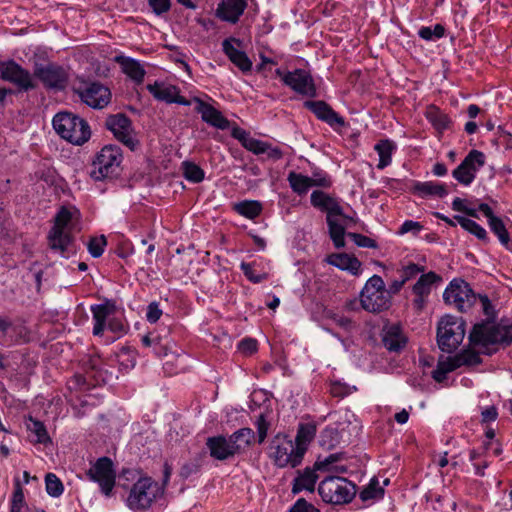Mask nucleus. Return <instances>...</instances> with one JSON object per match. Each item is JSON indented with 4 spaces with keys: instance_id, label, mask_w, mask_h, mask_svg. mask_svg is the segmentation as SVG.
Here are the masks:
<instances>
[{
    "instance_id": "9",
    "label": "nucleus",
    "mask_w": 512,
    "mask_h": 512,
    "mask_svg": "<svg viewBox=\"0 0 512 512\" xmlns=\"http://www.w3.org/2000/svg\"><path fill=\"white\" fill-rule=\"evenodd\" d=\"M78 214V209L73 206H62L58 210L55 216L54 225L48 235L49 246L52 250L59 251L61 254H64L67 251L68 246L71 243V237L67 232H65V229L69 228L70 223L78 216Z\"/></svg>"
},
{
    "instance_id": "25",
    "label": "nucleus",
    "mask_w": 512,
    "mask_h": 512,
    "mask_svg": "<svg viewBox=\"0 0 512 512\" xmlns=\"http://www.w3.org/2000/svg\"><path fill=\"white\" fill-rule=\"evenodd\" d=\"M206 446L209 450L210 456L219 461H225L234 457L236 454L232 448L229 437L222 435L209 437L206 441Z\"/></svg>"
},
{
    "instance_id": "32",
    "label": "nucleus",
    "mask_w": 512,
    "mask_h": 512,
    "mask_svg": "<svg viewBox=\"0 0 512 512\" xmlns=\"http://www.w3.org/2000/svg\"><path fill=\"white\" fill-rule=\"evenodd\" d=\"M26 428L31 442L43 445L51 443V438L43 422L30 416L26 421Z\"/></svg>"
},
{
    "instance_id": "43",
    "label": "nucleus",
    "mask_w": 512,
    "mask_h": 512,
    "mask_svg": "<svg viewBox=\"0 0 512 512\" xmlns=\"http://www.w3.org/2000/svg\"><path fill=\"white\" fill-rule=\"evenodd\" d=\"M454 358L458 368L462 366H476L481 363L479 354L472 350H463L462 352L454 355Z\"/></svg>"
},
{
    "instance_id": "63",
    "label": "nucleus",
    "mask_w": 512,
    "mask_h": 512,
    "mask_svg": "<svg viewBox=\"0 0 512 512\" xmlns=\"http://www.w3.org/2000/svg\"><path fill=\"white\" fill-rule=\"evenodd\" d=\"M437 366L446 374L458 369L454 356L447 357L445 360H440Z\"/></svg>"
},
{
    "instance_id": "17",
    "label": "nucleus",
    "mask_w": 512,
    "mask_h": 512,
    "mask_svg": "<svg viewBox=\"0 0 512 512\" xmlns=\"http://www.w3.org/2000/svg\"><path fill=\"white\" fill-rule=\"evenodd\" d=\"M282 82L299 95L310 98L317 95L313 77L304 69H295L293 71L286 72L282 77Z\"/></svg>"
},
{
    "instance_id": "53",
    "label": "nucleus",
    "mask_w": 512,
    "mask_h": 512,
    "mask_svg": "<svg viewBox=\"0 0 512 512\" xmlns=\"http://www.w3.org/2000/svg\"><path fill=\"white\" fill-rule=\"evenodd\" d=\"M118 357H126V359L119 360L120 364L124 365L126 368H133L136 364L135 352L129 347H123L118 353Z\"/></svg>"
},
{
    "instance_id": "61",
    "label": "nucleus",
    "mask_w": 512,
    "mask_h": 512,
    "mask_svg": "<svg viewBox=\"0 0 512 512\" xmlns=\"http://www.w3.org/2000/svg\"><path fill=\"white\" fill-rule=\"evenodd\" d=\"M339 460L338 454H331L326 457L324 460H318L315 463V468L317 470H329L330 466Z\"/></svg>"
},
{
    "instance_id": "23",
    "label": "nucleus",
    "mask_w": 512,
    "mask_h": 512,
    "mask_svg": "<svg viewBox=\"0 0 512 512\" xmlns=\"http://www.w3.org/2000/svg\"><path fill=\"white\" fill-rule=\"evenodd\" d=\"M440 282H442L441 276L432 271L422 274L419 277L412 287V291L416 296L413 300V304L418 310L423 309L426 299L432 291L433 285Z\"/></svg>"
},
{
    "instance_id": "35",
    "label": "nucleus",
    "mask_w": 512,
    "mask_h": 512,
    "mask_svg": "<svg viewBox=\"0 0 512 512\" xmlns=\"http://www.w3.org/2000/svg\"><path fill=\"white\" fill-rule=\"evenodd\" d=\"M317 481L316 473L310 468H306L303 473L299 474L293 481L292 493L298 494L303 490L314 491Z\"/></svg>"
},
{
    "instance_id": "41",
    "label": "nucleus",
    "mask_w": 512,
    "mask_h": 512,
    "mask_svg": "<svg viewBox=\"0 0 512 512\" xmlns=\"http://www.w3.org/2000/svg\"><path fill=\"white\" fill-rule=\"evenodd\" d=\"M454 218L463 229L475 235L478 239H488L486 230L474 220H471L460 215H457Z\"/></svg>"
},
{
    "instance_id": "4",
    "label": "nucleus",
    "mask_w": 512,
    "mask_h": 512,
    "mask_svg": "<svg viewBox=\"0 0 512 512\" xmlns=\"http://www.w3.org/2000/svg\"><path fill=\"white\" fill-rule=\"evenodd\" d=\"M53 128L64 140L82 145L90 139L91 130L88 123L78 115L63 111L53 117Z\"/></svg>"
},
{
    "instance_id": "40",
    "label": "nucleus",
    "mask_w": 512,
    "mask_h": 512,
    "mask_svg": "<svg viewBox=\"0 0 512 512\" xmlns=\"http://www.w3.org/2000/svg\"><path fill=\"white\" fill-rule=\"evenodd\" d=\"M315 433H316V427L314 425H311V424L300 425L294 444L297 446V448H303V455L305 454V452L307 450L308 444L314 438Z\"/></svg>"
},
{
    "instance_id": "19",
    "label": "nucleus",
    "mask_w": 512,
    "mask_h": 512,
    "mask_svg": "<svg viewBox=\"0 0 512 512\" xmlns=\"http://www.w3.org/2000/svg\"><path fill=\"white\" fill-rule=\"evenodd\" d=\"M304 107L310 110L319 120L329 125L335 132H341L347 126L344 117L333 110L325 101H306Z\"/></svg>"
},
{
    "instance_id": "18",
    "label": "nucleus",
    "mask_w": 512,
    "mask_h": 512,
    "mask_svg": "<svg viewBox=\"0 0 512 512\" xmlns=\"http://www.w3.org/2000/svg\"><path fill=\"white\" fill-rule=\"evenodd\" d=\"M34 76L38 78L47 89L62 90L68 81L67 72L55 64H37Z\"/></svg>"
},
{
    "instance_id": "21",
    "label": "nucleus",
    "mask_w": 512,
    "mask_h": 512,
    "mask_svg": "<svg viewBox=\"0 0 512 512\" xmlns=\"http://www.w3.org/2000/svg\"><path fill=\"white\" fill-rule=\"evenodd\" d=\"M195 103V111L201 114V119L212 127L220 130H226L230 126V121L211 104L203 101L198 97L192 99Z\"/></svg>"
},
{
    "instance_id": "16",
    "label": "nucleus",
    "mask_w": 512,
    "mask_h": 512,
    "mask_svg": "<svg viewBox=\"0 0 512 512\" xmlns=\"http://www.w3.org/2000/svg\"><path fill=\"white\" fill-rule=\"evenodd\" d=\"M88 475L91 480L97 482L101 491L109 496L115 486L116 474L113 469V462L108 457L99 458L89 469Z\"/></svg>"
},
{
    "instance_id": "51",
    "label": "nucleus",
    "mask_w": 512,
    "mask_h": 512,
    "mask_svg": "<svg viewBox=\"0 0 512 512\" xmlns=\"http://www.w3.org/2000/svg\"><path fill=\"white\" fill-rule=\"evenodd\" d=\"M424 268L415 264L410 263L406 266H403L400 272V278L406 283L407 281L415 278L419 273H422Z\"/></svg>"
},
{
    "instance_id": "37",
    "label": "nucleus",
    "mask_w": 512,
    "mask_h": 512,
    "mask_svg": "<svg viewBox=\"0 0 512 512\" xmlns=\"http://www.w3.org/2000/svg\"><path fill=\"white\" fill-rule=\"evenodd\" d=\"M426 118L432 126L439 132L449 128L451 123L447 114L443 113L439 108L430 106L426 111Z\"/></svg>"
},
{
    "instance_id": "57",
    "label": "nucleus",
    "mask_w": 512,
    "mask_h": 512,
    "mask_svg": "<svg viewBox=\"0 0 512 512\" xmlns=\"http://www.w3.org/2000/svg\"><path fill=\"white\" fill-rule=\"evenodd\" d=\"M238 349L244 355H251L257 351V341L252 338H244L239 342Z\"/></svg>"
},
{
    "instance_id": "6",
    "label": "nucleus",
    "mask_w": 512,
    "mask_h": 512,
    "mask_svg": "<svg viewBox=\"0 0 512 512\" xmlns=\"http://www.w3.org/2000/svg\"><path fill=\"white\" fill-rule=\"evenodd\" d=\"M123 160L122 150L117 145H106L96 155L92 164L91 177L95 181L112 178L119 174Z\"/></svg>"
},
{
    "instance_id": "28",
    "label": "nucleus",
    "mask_w": 512,
    "mask_h": 512,
    "mask_svg": "<svg viewBox=\"0 0 512 512\" xmlns=\"http://www.w3.org/2000/svg\"><path fill=\"white\" fill-rule=\"evenodd\" d=\"M115 304L112 301H106L104 304L91 306L94 327L93 335L101 336L105 330L108 317L114 312Z\"/></svg>"
},
{
    "instance_id": "34",
    "label": "nucleus",
    "mask_w": 512,
    "mask_h": 512,
    "mask_svg": "<svg viewBox=\"0 0 512 512\" xmlns=\"http://www.w3.org/2000/svg\"><path fill=\"white\" fill-rule=\"evenodd\" d=\"M413 191L420 197L437 196L440 198L448 195V190L445 184H440L433 181L416 182L413 186Z\"/></svg>"
},
{
    "instance_id": "33",
    "label": "nucleus",
    "mask_w": 512,
    "mask_h": 512,
    "mask_svg": "<svg viewBox=\"0 0 512 512\" xmlns=\"http://www.w3.org/2000/svg\"><path fill=\"white\" fill-rule=\"evenodd\" d=\"M396 149L397 146L395 142L390 139H382L375 144L374 150L379 156V162L377 164V168L379 170H383L391 164L392 154L396 151Z\"/></svg>"
},
{
    "instance_id": "5",
    "label": "nucleus",
    "mask_w": 512,
    "mask_h": 512,
    "mask_svg": "<svg viewBox=\"0 0 512 512\" xmlns=\"http://www.w3.org/2000/svg\"><path fill=\"white\" fill-rule=\"evenodd\" d=\"M361 307L370 313H380L391 306L389 292L379 275L370 277L360 292Z\"/></svg>"
},
{
    "instance_id": "30",
    "label": "nucleus",
    "mask_w": 512,
    "mask_h": 512,
    "mask_svg": "<svg viewBox=\"0 0 512 512\" xmlns=\"http://www.w3.org/2000/svg\"><path fill=\"white\" fill-rule=\"evenodd\" d=\"M247 3L245 0H226L219 5L217 14L222 20L236 23L243 14Z\"/></svg>"
},
{
    "instance_id": "39",
    "label": "nucleus",
    "mask_w": 512,
    "mask_h": 512,
    "mask_svg": "<svg viewBox=\"0 0 512 512\" xmlns=\"http://www.w3.org/2000/svg\"><path fill=\"white\" fill-rule=\"evenodd\" d=\"M234 210L248 219H255L262 212V205L256 200H244L234 205Z\"/></svg>"
},
{
    "instance_id": "55",
    "label": "nucleus",
    "mask_w": 512,
    "mask_h": 512,
    "mask_svg": "<svg viewBox=\"0 0 512 512\" xmlns=\"http://www.w3.org/2000/svg\"><path fill=\"white\" fill-rule=\"evenodd\" d=\"M148 3L156 15L168 12L171 7V0H148Z\"/></svg>"
},
{
    "instance_id": "13",
    "label": "nucleus",
    "mask_w": 512,
    "mask_h": 512,
    "mask_svg": "<svg viewBox=\"0 0 512 512\" xmlns=\"http://www.w3.org/2000/svg\"><path fill=\"white\" fill-rule=\"evenodd\" d=\"M486 156L483 152L472 149L460 165L453 170V178L464 186H469L476 178L477 172L485 165Z\"/></svg>"
},
{
    "instance_id": "11",
    "label": "nucleus",
    "mask_w": 512,
    "mask_h": 512,
    "mask_svg": "<svg viewBox=\"0 0 512 512\" xmlns=\"http://www.w3.org/2000/svg\"><path fill=\"white\" fill-rule=\"evenodd\" d=\"M270 457L276 466H298L303 459V448H297L293 441L286 438L277 439L271 445Z\"/></svg>"
},
{
    "instance_id": "47",
    "label": "nucleus",
    "mask_w": 512,
    "mask_h": 512,
    "mask_svg": "<svg viewBox=\"0 0 512 512\" xmlns=\"http://www.w3.org/2000/svg\"><path fill=\"white\" fill-rule=\"evenodd\" d=\"M25 504L24 493L21 484L18 479L14 483V492L11 499L10 512H21Z\"/></svg>"
},
{
    "instance_id": "54",
    "label": "nucleus",
    "mask_w": 512,
    "mask_h": 512,
    "mask_svg": "<svg viewBox=\"0 0 512 512\" xmlns=\"http://www.w3.org/2000/svg\"><path fill=\"white\" fill-rule=\"evenodd\" d=\"M255 425L257 428L258 442L261 444L267 437L269 423L266 421L265 416L263 414H260L255 422Z\"/></svg>"
},
{
    "instance_id": "49",
    "label": "nucleus",
    "mask_w": 512,
    "mask_h": 512,
    "mask_svg": "<svg viewBox=\"0 0 512 512\" xmlns=\"http://www.w3.org/2000/svg\"><path fill=\"white\" fill-rule=\"evenodd\" d=\"M107 244L105 236L93 237L89 240L87 248L92 257L98 258L103 252Z\"/></svg>"
},
{
    "instance_id": "60",
    "label": "nucleus",
    "mask_w": 512,
    "mask_h": 512,
    "mask_svg": "<svg viewBox=\"0 0 512 512\" xmlns=\"http://www.w3.org/2000/svg\"><path fill=\"white\" fill-rule=\"evenodd\" d=\"M497 417L498 411L494 405L488 406L481 411V420L484 423L495 421Z\"/></svg>"
},
{
    "instance_id": "8",
    "label": "nucleus",
    "mask_w": 512,
    "mask_h": 512,
    "mask_svg": "<svg viewBox=\"0 0 512 512\" xmlns=\"http://www.w3.org/2000/svg\"><path fill=\"white\" fill-rule=\"evenodd\" d=\"M465 336V323L451 315H446L438 323L437 343L443 352L452 353L462 343Z\"/></svg>"
},
{
    "instance_id": "62",
    "label": "nucleus",
    "mask_w": 512,
    "mask_h": 512,
    "mask_svg": "<svg viewBox=\"0 0 512 512\" xmlns=\"http://www.w3.org/2000/svg\"><path fill=\"white\" fill-rule=\"evenodd\" d=\"M311 181L313 182V186L323 188H329L332 184L330 178L326 174L322 173H314Z\"/></svg>"
},
{
    "instance_id": "45",
    "label": "nucleus",
    "mask_w": 512,
    "mask_h": 512,
    "mask_svg": "<svg viewBox=\"0 0 512 512\" xmlns=\"http://www.w3.org/2000/svg\"><path fill=\"white\" fill-rule=\"evenodd\" d=\"M420 38L426 41H435L442 38L445 35V28L441 24H436L433 27L422 26L418 30Z\"/></svg>"
},
{
    "instance_id": "12",
    "label": "nucleus",
    "mask_w": 512,
    "mask_h": 512,
    "mask_svg": "<svg viewBox=\"0 0 512 512\" xmlns=\"http://www.w3.org/2000/svg\"><path fill=\"white\" fill-rule=\"evenodd\" d=\"M82 102L94 109H103L111 101V92L104 84L94 82H84L75 88Z\"/></svg>"
},
{
    "instance_id": "56",
    "label": "nucleus",
    "mask_w": 512,
    "mask_h": 512,
    "mask_svg": "<svg viewBox=\"0 0 512 512\" xmlns=\"http://www.w3.org/2000/svg\"><path fill=\"white\" fill-rule=\"evenodd\" d=\"M289 512H319V510L304 498H300L289 509Z\"/></svg>"
},
{
    "instance_id": "27",
    "label": "nucleus",
    "mask_w": 512,
    "mask_h": 512,
    "mask_svg": "<svg viewBox=\"0 0 512 512\" xmlns=\"http://www.w3.org/2000/svg\"><path fill=\"white\" fill-rule=\"evenodd\" d=\"M478 210L487 218L491 231L498 237L500 243L507 247L510 237L502 219L495 216L491 207L486 203H480Z\"/></svg>"
},
{
    "instance_id": "7",
    "label": "nucleus",
    "mask_w": 512,
    "mask_h": 512,
    "mask_svg": "<svg viewBox=\"0 0 512 512\" xmlns=\"http://www.w3.org/2000/svg\"><path fill=\"white\" fill-rule=\"evenodd\" d=\"M162 494L160 485L151 477H141L135 482L126 500L127 506L135 511H145Z\"/></svg>"
},
{
    "instance_id": "14",
    "label": "nucleus",
    "mask_w": 512,
    "mask_h": 512,
    "mask_svg": "<svg viewBox=\"0 0 512 512\" xmlns=\"http://www.w3.org/2000/svg\"><path fill=\"white\" fill-rule=\"evenodd\" d=\"M0 76L13 83L19 91L27 92L37 87L33 75L13 60L0 62Z\"/></svg>"
},
{
    "instance_id": "46",
    "label": "nucleus",
    "mask_w": 512,
    "mask_h": 512,
    "mask_svg": "<svg viewBox=\"0 0 512 512\" xmlns=\"http://www.w3.org/2000/svg\"><path fill=\"white\" fill-rule=\"evenodd\" d=\"M46 492L51 497H59L64 491L61 480L53 473H48L45 477Z\"/></svg>"
},
{
    "instance_id": "22",
    "label": "nucleus",
    "mask_w": 512,
    "mask_h": 512,
    "mask_svg": "<svg viewBox=\"0 0 512 512\" xmlns=\"http://www.w3.org/2000/svg\"><path fill=\"white\" fill-rule=\"evenodd\" d=\"M381 340L384 347L390 352H400L408 342L401 325L397 323H388L383 326Z\"/></svg>"
},
{
    "instance_id": "64",
    "label": "nucleus",
    "mask_w": 512,
    "mask_h": 512,
    "mask_svg": "<svg viewBox=\"0 0 512 512\" xmlns=\"http://www.w3.org/2000/svg\"><path fill=\"white\" fill-rule=\"evenodd\" d=\"M498 138L497 143L504 146L506 149L512 148V134L509 132H506L501 129V127L498 128Z\"/></svg>"
},
{
    "instance_id": "26",
    "label": "nucleus",
    "mask_w": 512,
    "mask_h": 512,
    "mask_svg": "<svg viewBox=\"0 0 512 512\" xmlns=\"http://www.w3.org/2000/svg\"><path fill=\"white\" fill-rule=\"evenodd\" d=\"M326 262L342 271H347L353 276L362 273V263L353 255L347 253H332L327 256Z\"/></svg>"
},
{
    "instance_id": "38",
    "label": "nucleus",
    "mask_w": 512,
    "mask_h": 512,
    "mask_svg": "<svg viewBox=\"0 0 512 512\" xmlns=\"http://www.w3.org/2000/svg\"><path fill=\"white\" fill-rule=\"evenodd\" d=\"M234 137L241 141L242 145L252 153L259 155L264 154L268 143L250 137L245 131H235Z\"/></svg>"
},
{
    "instance_id": "24",
    "label": "nucleus",
    "mask_w": 512,
    "mask_h": 512,
    "mask_svg": "<svg viewBox=\"0 0 512 512\" xmlns=\"http://www.w3.org/2000/svg\"><path fill=\"white\" fill-rule=\"evenodd\" d=\"M147 89L157 100L184 106H190L192 104V100H187L185 97L181 96L179 88L174 85H160L154 83L149 84Z\"/></svg>"
},
{
    "instance_id": "31",
    "label": "nucleus",
    "mask_w": 512,
    "mask_h": 512,
    "mask_svg": "<svg viewBox=\"0 0 512 512\" xmlns=\"http://www.w3.org/2000/svg\"><path fill=\"white\" fill-rule=\"evenodd\" d=\"M236 454L244 453L255 441V433L251 428H241L229 436Z\"/></svg>"
},
{
    "instance_id": "36",
    "label": "nucleus",
    "mask_w": 512,
    "mask_h": 512,
    "mask_svg": "<svg viewBox=\"0 0 512 512\" xmlns=\"http://www.w3.org/2000/svg\"><path fill=\"white\" fill-rule=\"evenodd\" d=\"M287 180L293 192L298 195L306 194L308 190L313 187L311 177L305 176L301 173H296L294 171H291L288 174Z\"/></svg>"
},
{
    "instance_id": "50",
    "label": "nucleus",
    "mask_w": 512,
    "mask_h": 512,
    "mask_svg": "<svg viewBox=\"0 0 512 512\" xmlns=\"http://www.w3.org/2000/svg\"><path fill=\"white\" fill-rule=\"evenodd\" d=\"M347 236L359 247L376 249L378 244L375 240L359 233L350 232Z\"/></svg>"
},
{
    "instance_id": "44",
    "label": "nucleus",
    "mask_w": 512,
    "mask_h": 512,
    "mask_svg": "<svg viewBox=\"0 0 512 512\" xmlns=\"http://www.w3.org/2000/svg\"><path fill=\"white\" fill-rule=\"evenodd\" d=\"M384 490L379 486V481L372 478L369 484L360 492V499L362 501H368L382 497Z\"/></svg>"
},
{
    "instance_id": "1",
    "label": "nucleus",
    "mask_w": 512,
    "mask_h": 512,
    "mask_svg": "<svg viewBox=\"0 0 512 512\" xmlns=\"http://www.w3.org/2000/svg\"><path fill=\"white\" fill-rule=\"evenodd\" d=\"M310 201L313 207L326 212L329 236L337 249L343 248L345 246V227L340 223L338 217H347L344 215L339 200L321 190H315L311 193Z\"/></svg>"
},
{
    "instance_id": "2",
    "label": "nucleus",
    "mask_w": 512,
    "mask_h": 512,
    "mask_svg": "<svg viewBox=\"0 0 512 512\" xmlns=\"http://www.w3.org/2000/svg\"><path fill=\"white\" fill-rule=\"evenodd\" d=\"M443 299L447 305L460 312L467 311L477 302L486 315H489L492 309L489 298L486 295H476L469 283L463 279H453L446 287Z\"/></svg>"
},
{
    "instance_id": "10",
    "label": "nucleus",
    "mask_w": 512,
    "mask_h": 512,
    "mask_svg": "<svg viewBox=\"0 0 512 512\" xmlns=\"http://www.w3.org/2000/svg\"><path fill=\"white\" fill-rule=\"evenodd\" d=\"M318 492L326 503L343 504L353 499L356 489L355 485L346 478L329 476L320 482Z\"/></svg>"
},
{
    "instance_id": "52",
    "label": "nucleus",
    "mask_w": 512,
    "mask_h": 512,
    "mask_svg": "<svg viewBox=\"0 0 512 512\" xmlns=\"http://www.w3.org/2000/svg\"><path fill=\"white\" fill-rule=\"evenodd\" d=\"M423 229V226L420 222L413 220H405L400 226L397 234L404 235L406 233H413L414 235H418L420 231Z\"/></svg>"
},
{
    "instance_id": "15",
    "label": "nucleus",
    "mask_w": 512,
    "mask_h": 512,
    "mask_svg": "<svg viewBox=\"0 0 512 512\" xmlns=\"http://www.w3.org/2000/svg\"><path fill=\"white\" fill-rule=\"evenodd\" d=\"M243 41L236 37H228L222 41V51L229 61L243 74H250L253 69V62L243 50Z\"/></svg>"
},
{
    "instance_id": "20",
    "label": "nucleus",
    "mask_w": 512,
    "mask_h": 512,
    "mask_svg": "<svg viewBox=\"0 0 512 512\" xmlns=\"http://www.w3.org/2000/svg\"><path fill=\"white\" fill-rule=\"evenodd\" d=\"M106 127L113 135L131 150L138 145L133 136V129L130 119L124 114L111 115L106 120Z\"/></svg>"
},
{
    "instance_id": "48",
    "label": "nucleus",
    "mask_w": 512,
    "mask_h": 512,
    "mask_svg": "<svg viewBox=\"0 0 512 512\" xmlns=\"http://www.w3.org/2000/svg\"><path fill=\"white\" fill-rule=\"evenodd\" d=\"M254 266H255L254 262L253 263L242 262L240 264V269L243 272V274L245 275V277L252 283H260L263 280L267 279V275L265 273H262V274L256 273V271L254 270Z\"/></svg>"
},
{
    "instance_id": "42",
    "label": "nucleus",
    "mask_w": 512,
    "mask_h": 512,
    "mask_svg": "<svg viewBox=\"0 0 512 512\" xmlns=\"http://www.w3.org/2000/svg\"><path fill=\"white\" fill-rule=\"evenodd\" d=\"M182 169L184 177L192 183H200L204 179L205 173L203 169L193 162L184 161Z\"/></svg>"
},
{
    "instance_id": "3",
    "label": "nucleus",
    "mask_w": 512,
    "mask_h": 512,
    "mask_svg": "<svg viewBox=\"0 0 512 512\" xmlns=\"http://www.w3.org/2000/svg\"><path fill=\"white\" fill-rule=\"evenodd\" d=\"M469 341L474 347H479L482 353L491 354L488 349L490 345L512 343V324L477 323L469 334Z\"/></svg>"
},
{
    "instance_id": "59",
    "label": "nucleus",
    "mask_w": 512,
    "mask_h": 512,
    "mask_svg": "<svg viewBox=\"0 0 512 512\" xmlns=\"http://www.w3.org/2000/svg\"><path fill=\"white\" fill-rule=\"evenodd\" d=\"M452 209L454 211L463 212L473 218L478 217L477 211L475 209L466 207L464 204V200L458 197L453 200Z\"/></svg>"
},
{
    "instance_id": "58",
    "label": "nucleus",
    "mask_w": 512,
    "mask_h": 512,
    "mask_svg": "<svg viewBox=\"0 0 512 512\" xmlns=\"http://www.w3.org/2000/svg\"><path fill=\"white\" fill-rule=\"evenodd\" d=\"M162 315V310L159 307V303L151 302L147 306L146 319L150 323H156Z\"/></svg>"
},
{
    "instance_id": "29",
    "label": "nucleus",
    "mask_w": 512,
    "mask_h": 512,
    "mask_svg": "<svg viewBox=\"0 0 512 512\" xmlns=\"http://www.w3.org/2000/svg\"><path fill=\"white\" fill-rule=\"evenodd\" d=\"M116 61L120 65L122 72L133 82L136 84L143 82L146 71L139 61L125 56H118Z\"/></svg>"
}]
</instances>
